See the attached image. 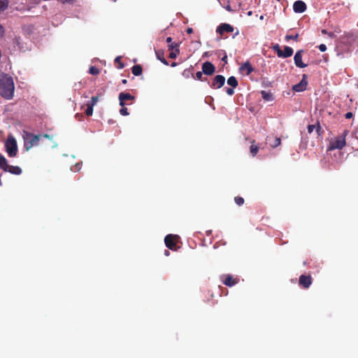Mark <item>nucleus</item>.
I'll return each instance as SVG.
<instances>
[{
	"mask_svg": "<svg viewBox=\"0 0 358 358\" xmlns=\"http://www.w3.org/2000/svg\"><path fill=\"white\" fill-rule=\"evenodd\" d=\"M15 85L11 76L0 74V94L7 99H11L14 95Z\"/></svg>",
	"mask_w": 358,
	"mask_h": 358,
	"instance_id": "obj_1",
	"label": "nucleus"
},
{
	"mask_svg": "<svg viewBox=\"0 0 358 358\" xmlns=\"http://www.w3.org/2000/svg\"><path fill=\"white\" fill-rule=\"evenodd\" d=\"M6 150L9 157H13L17 153V141L13 136L9 135L5 142Z\"/></svg>",
	"mask_w": 358,
	"mask_h": 358,
	"instance_id": "obj_2",
	"label": "nucleus"
},
{
	"mask_svg": "<svg viewBox=\"0 0 358 358\" xmlns=\"http://www.w3.org/2000/svg\"><path fill=\"white\" fill-rule=\"evenodd\" d=\"M39 135H33L32 134L24 132L23 138L24 141V148L26 150H30L33 146L37 145L41 138Z\"/></svg>",
	"mask_w": 358,
	"mask_h": 358,
	"instance_id": "obj_3",
	"label": "nucleus"
},
{
	"mask_svg": "<svg viewBox=\"0 0 358 358\" xmlns=\"http://www.w3.org/2000/svg\"><path fill=\"white\" fill-rule=\"evenodd\" d=\"M0 168L5 171H8L15 175H20L22 173L20 167L8 165L6 159L1 155H0Z\"/></svg>",
	"mask_w": 358,
	"mask_h": 358,
	"instance_id": "obj_4",
	"label": "nucleus"
},
{
	"mask_svg": "<svg viewBox=\"0 0 358 358\" xmlns=\"http://www.w3.org/2000/svg\"><path fill=\"white\" fill-rule=\"evenodd\" d=\"M348 131H345L343 136L336 138L331 143L329 150L342 149L345 145V136Z\"/></svg>",
	"mask_w": 358,
	"mask_h": 358,
	"instance_id": "obj_5",
	"label": "nucleus"
},
{
	"mask_svg": "<svg viewBox=\"0 0 358 358\" xmlns=\"http://www.w3.org/2000/svg\"><path fill=\"white\" fill-rule=\"evenodd\" d=\"M308 82L306 80V75L303 76L302 80L300 81L299 83L294 85L292 87L293 90L295 92H303L306 89Z\"/></svg>",
	"mask_w": 358,
	"mask_h": 358,
	"instance_id": "obj_6",
	"label": "nucleus"
},
{
	"mask_svg": "<svg viewBox=\"0 0 358 358\" xmlns=\"http://www.w3.org/2000/svg\"><path fill=\"white\" fill-rule=\"evenodd\" d=\"M215 68L214 65L209 62H204L202 65L203 73L206 75H212L215 72Z\"/></svg>",
	"mask_w": 358,
	"mask_h": 358,
	"instance_id": "obj_7",
	"label": "nucleus"
},
{
	"mask_svg": "<svg viewBox=\"0 0 358 358\" xmlns=\"http://www.w3.org/2000/svg\"><path fill=\"white\" fill-rule=\"evenodd\" d=\"M178 238V237L177 236H173L172 234L167 235L164 239L166 247L171 250H173L175 246V241Z\"/></svg>",
	"mask_w": 358,
	"mask_h": 358,
	"instance_id": "obj_8",
	"label": "nucleus"
},
{
	"mask_svg": "<svg viewBox=\"0 0 358 358\" xmlns=\"http://www.w3.org/2000/svg\"><path fill=\"white\" fill-rule=\"evenodd\" d=\"M293 9L295 13H301L306 10V5L302 1H296L294 3Z\"/></svg>",
	"mask_w": 358,
	"mask_h": 358,
	"instance_id": "obj_9",
	"label": "nucleus"
},
{
	"mask_svg": "<svg viewBox=\"0 0 358 358\" xmlns=\"http://www.w3.org/2000/svg\"><path fill=\"white\" fill-rule=\"evenodd\" d=\"M225 78L221 75L216 76L212 83V87L214 88H220L224 84Z\"/></svg>",
	"mask_w": 358,
	"mask_h": 358,
	"instance_id": "obj_10",
	"label": "nucleus"
},
{
	"mask_svg": "<svg viewBox=\"0 0 358 358\" xmlns=\"http://www.w3.org/2000/svg\"><path fill=\"white\" fill-rule=\"evenodd\" d=\"M302 50H299L296 52L294 59V64L296 66L299 68H304L307 66V64H304L302 62Z\"/></svg>",
	"mask_w": 358,
	"mask_h": 358,
	"instance_id": "obj_11",
	"label": "nucleus"
},
{
	"mask_svg": "<svg viewBox=\"0 0 358 358\" xmlns=\"http://www.w3.org/2000/svg\"><path fill=\"white\" fill-rule=\"evenodd\" d=\"M134 96L129 93H120L119 94L120 105L123 107L126 104V101L134 100Z\"/></svg>",
	"mask_w": 358,
	"mask_h": 358,
	"instance_id": "obj_12",
	"label": "nucleus"
},
{
	"mask_svg": "<svg viewBox=\"0 0 358 358\" xmlns=\"http://www.w3.org/2000/svg\"><path fill=\"white\" fill-rule=\"evenodd\" d=\"M233 31L234 27L226 23L220 24L217 29V31L221 35H222L224 32H232Z\"/></svg>",
	"mask_w": 358,
	"mask_h": 358,
	"instance_id": "obj_13",
	"label": "nucleus"
},
{
	"mask_svg": "<svg viewBox=\"0 0 358 358\" xmlns=\"http://www.w3.org/2000/svg\"><path fill=\"white\" fill-rule=\"evenodd\" d=\"M299 283L304 287H308L311 284V278L308 275H301L299 278Z\"/></svg>",
	"mask_w": 358,
	"mask_h": 358,
	"instance_id": "obj_14",
	"label": "nucleus"
},
{
	"mask_svg": "<svg viewBox=\"0 0 358 358\" xmlns=\"http://www.w3.org/2000/svg\"><path fill=\"white\" fill-rule=\"evenodd\" d=\"M239 69L241 73L246 75H249L253 71V68L249 62L244 63Z\"/></svg>",
	"mask_w": 358,
	"mask_h": 358,
	"instance_id": "obj_15",
	"label": "nucleus"
},
{
	"mask_svg": "<svg viewBox=\"0 0 358 358\" xmlns=\"http://www.w3.org/2000/svg\"><path fill=\"white\" fill-rule=\"evenodd\" d=\"M293 54V49L290 47H285L284 51H279V57H289L292 56Z\"/></svg>",
	"mask_w": 358,
	"mask_h": 358,
	"instance_id": "obj_16",
	"label": "nucleus"
},
{
	"mask_svg": "<svg viewBox=\"0 0 358 358\" xmlns=\"http://www.w3.org/2000/svg\"><path fill=\"white\" fill-rule=\"evenodd\" d=\"M227 83L232 87H236L238 85V81L234 76H231L227 80Z\"/></svg>",
	"mask_w": 358,
	"mask_h": 358,
	"instance_id": "obj_17",
	"label": "nucleus"
},
{
	"mask_svg": "<svg viewBox=\"0 0 358 358\" xmlns=\"http://www.w3.org/2000/svg\"><path fill=\"white\" fill-rule=\"evenodd\" d=\"M157 58L160 60L163 64L168 65L167 61L163 57V52L160 50L155 52Z\"/></svg>",
	"mask_w": 358,
	"mask_h": 358,
	"instance_id": "obj_18",
	"label": "nucleus"
},
{
	"mask_svg": "<svg viewBox=\"0 0 358 358\" xmlns=\"http://www.w3.org/2000/svg\"><path fill=\"white\" fill-rule=\"evenodd\" d=\"M132 73L135 76H140L142 73V69L141 66L136 65L132 68Z\"/></svg>",
	"mask_w": 358,
	"mask_h": 358,
	"instance_id": "obj_19",
	"label": "nucleus"
},
{
	"mask_svg": "<svg viewBox=\"0 0 358 358\" xmlns=\"http://www.w3.org/2000/svg\"><path fill=\"white\" fill-rule=\"evenodd\" d=\"M224 283L227 286H233L236 283V282L231 276H227Z\"/></svg>",
	"mask_w": 358,
	"mask_h": 358,
	"instance_id": "obj_20",
	"label": "nucleus"
},
{
	"mask_svg": "<svg viewBox=\"0 0 358 358\" xmlns=\"http://www.w3.org/2000/svg\"><path fill=\"white\" fill-rule=\"evenodd\" d=\"M8 6L7 0H0V13L4 11Z\"/></svg>",
	"mask_w": 358,
	"mask_h": 358,
	"instance_id": "obj_21",
	"label": "nucleus"
},
{
	"mask_svg": "<svg viewBox=\"0 0 358 358\" xmlns=\"http://www.w3.org/2000/svg\"><path fill=\"white\" fill-rule=\"evenodd\" d=\"M262 96L263 99L266 101L272 100V94L269 92H267L266 91H262Z\"/></svg>",
	"mask_w": 358,
	"mask_h": 358,
	"instance_id": "obj_22",
	"label": "nucleus"
},
{
	"mask_svg": "<svg viewBox=\"0 0 358 358\" xmlns=\"http://www.w3.org/2000/svg\"><path fill=\"white\" fill-rule=\"evenodd\" d=\"M258 151V147L254 144V142H252L251 146H250V152L251 154L255 156Z\"/></svg>",
	"mask_w": 358,
	"mask_h": 358,
	"instance_id": "obj_23",
	"label": "nucleus"
},
{
	"mask_svg": "<svg viewBox=\"0 0 358 358\" xmlns=\"http://www.w3.org/2000/svg\"><path fill=\"white\" fill-rule=\"evenodd\" d=\"M85 113L88 116L92 115L93 113V106H90V104H87V108L85 110Z\"/></svg>",
	"mask_w": 358,
	"mask_h": 358,
	"instance_id": "obj_24",
	"label": "nucleus"
},
{
	"mask_svg": "<svg viewBox=\"0 0 358 358\" xmlns=\"http://www.w3.org/2000/svg\"><path fill=\"white\" fill-rule=\"evenodd\" d=\"M178 54H179V50L176 49V50H175V51H173L169 54V57L171 59H175V58H176V57L178 56Z\"/></svg>",
	"mask_w": 358,
	"mask_h": 358,
	"instance_id": "obj_25",
	"label": "nucleus"
},
{
	"mask_svg": "<svg viewBox=\"0 0 358 358\" xmlns=\"http://www.w3.org/2000/svg\"><path fill=\"white\" fill-rule=\"evenodd\" d=\"M99 69L94 66H91L90 69V73H91L92 75H96L99 73Z\"/></svg>",
	"mask_w": 358,
	"mask_h": 358,
	"instance_id": "obj_26",
	"label": "nucleus"
},
{
	"mask_svg": "<svg viewBox=\"0 0 358 358\" xmlns=\"http://www.w3.org/2000/svg\"><path fill=\"white\" fill-rule=\"evenodd\" d=\"M98 101H99L98 96H93V97H92V99H91V103H89V104L92 106H94L96 104Z\"/></svg>",
	"mask_w": 358,
	"mask_h": 358,
	"instance_id": "obj_27",
	"label": "nucleus"
},
{
	"mask_svg": "<svg viewBox=\"0 0 358 358\" xmlns=\"http://www.w3.org/2000/svg\"><path fill=\"white\" fill-rule=\"evenodd\" d=\"M235 202L238 206H241L243 203L244 200H243V199L242 197L237 196V197H235Z\"/></svg>",
	"mask_w": 358,
	"mask_h": 358,
	"instance_id": "obj_28",
	"label": "nucleus"
},
{
	"mask_svg": "<svg viewBox=\"0 0 358 358\" xmlns=\"http://www.w3.org/2000/svg\"><path fill=\"white\" fill-rule=\"evenodd\" d=\"M299 37V34H296V35L294 36H292V35H287L286 37H285V39L287 41H289V40H291V39H293V40H297Z\"/></svg>",
	"mask_w": 358,
	"mask_h": 358,
	"instance_id": "obj_29",
	"label": "nucleus"
},
{
	"mask_svg": "<svg viewBox=\"0 0 358 358\" xmlns=\"http://www.w3.org/2000/svg\"><path fill=\"white\" fill-rule=\"evenodd\" d=\"M120 113L124 116L129 115V113L127 112V109L124 106L122 107V108L120 110Z\"/></svg>",
	"mask_w": 358,
	"mask_h": 358,
	"instance_id": "obj_30",
	"label": "nucleus"
},
{
	"mask_svg": "<svg viewBox=\"0 0 358 358\" xmlns=\"http://www.w3.org/2000/svg\"><path fill=\"white\" fill-rule=\"evenodd\" d=\"M169 49H171V50H176V49H178V45L177 43H171L169 45Z\"/></svg>",
	"mask_w": 358,
	"mask_h": 358,
	"instance_id": "obj_31",
	"label": "nucleus"
},
{
	"mask_svg": "<svg viewBox=\"0 0 358 358\" xmlns=\"http://www.w3.org/2000/svg\"><path fill=\"white\" fill-rule=\"evenodd\" d=\"M281 143V140L280 138H276L275 139V143L273 145H272L273 147H277L278 145H279Z\"/></svg>",
	"mask_w": 358,
	"mask_h": 358,
	"instance_id": "obj_32",
	"label": "nucleus"
},
{
	"mask_svg": "<svg viewBox=\"0 0 358 358\" xmlns=\"http://www.w3.org/2000/svg\"><path fill=\"white\" fill-rule=\"evenodd\" d=\"M319 50L321 52H324L327 50V47H326V45L324 44H321V45H319Z\"/></svg>",
	"mask_w": 358,
	"mask_h": 358,
	"instance_id": "obj_33",
	"label": "nucleus"
},
{
	"mask_svg": "<svg viewBox=\"0 0 358 358\" xmlns=\"http://www.w3.org/2000/svg\"><path fill=\"white\" fill-rule=\"evenodd\" d=\"M226 92L227 94L231 96V95L234 94V91L232 88H228V89H227Z\"/></svg>",
	"mask_w": 358,
	"mask_h": 358,
	"instance_id": "obj_34",
	"label": "nucleus"
},
{
	"mask_svg": "<svg viewBox=\"0 0 358 358\" xmlns=\"http://www.w3.org/2000/svg\"><path fill=\"white\" fill-rule=\"evenodd\" d=\"M273 50L277 52L278 56L279 57V51H282L278 45H275L273 47Z\"/></svg>",
	"mask_w": 358,
	"mask_h": 358,
	"instance_id": "obj_35",
	"label": "nucleus"
},
{
	"mask_svg": "<svg viewBox=\"0 0 358 358\" xmlns=\"http://www.w3.org/2000/svg\"><path fill=\"white\" fill-rule=\"evenodd\" d=\"M202 76H203V73H202V72H201V71H198V72H196V78L198 80H201V78H202Z\"/></svg>",
	"mask_w": 358,
	"mask_h": 358,
	"instance_id": "obj_36",
	"label": "nucleus"
},
{
	"mask_svg": "<svg viewBox=\"0 0 358 358\" xmlns=\"http://www.w3.org/2000/svg\"><path fill=\"white\" fill-rule=\"evenodd\" d=\"M314 129H315V126L314 125H309L308 127V131L309 133H312Z\"/></svg>",
	"mask_w": 358,
	"mask_h": 358,
	"instance_id": "obj_37",
	"label": "nucleus"
},
{
	"mask_svg": "<svg viewBox=\"0 0 358 358\" xmlns=\"http://www.w3.org/2000/svg\"><path fill=\"white\" fill-rule=\"evenodd\" d=\"M345 116L347 119H350L351 117H352L353 115L352 113L349 112L347 113Z\"/></svg>",
	"mask_w": 358,
	"mask_h": 358,
	"instance_id": "obj_38",
	"label": "nucleus"
},
{
	"mask_svg": "<svg viewBox=\"0 0 358 358\" xmlns=\"http://www.w3.org/2000/svg\"><path fill=\"white\" fill-rule=\"evenodd\" d=\"M63 3H73L74 0H60Z\"/></svg>",
	"mask_w": 358,
	"mask_h": 358,
	"instance_id": "obj_39",
	"label": "nucleus"
},
{
	"mask_svg": "<svg viewBox=\"0 0 358 358\" xmlns=\"http://www.w3.org/2000/svg\"><path fill=\"white\" fill-rule=\"evenodd\" d=\"M328 36H329V37H331V38H334V37H335V34H334V33H333V32H329V33H328Z\"/></svg>",
	"mask_w": 358,
	"mask_h": 358,
	"instance_id": "obj_40",
	"label": "nucleus"
},
{
	"mask_svg": "<svg viewBox=\"0 0 358 358\" xmlns=\"http://www.w3.org/2000/svg\"><path fill=\"white\" fill-rule=\"evenodd\" d=\"M3 27L0 25V37L1 36H3Z\"/></svg>",
	"mask_w": 358,
	"mask_h": 358,
	"instance_id": "obj_41",
	"label": "nucleus"
},
{
	"mask_svg": "<svg viewBox=\"0 0 358 358\" xmlns=\"http://www.w3.org/2000/svg\"><path fill=\"white\" fill-rule=\"evenodd\" d=\"M187 32L188 34H192V33L193 32V29H192V28H188V29H187Z\"/></svg>",
	"mask_w": 358,
	"mask_h": 358,
	"instance_id": "obj_42",
	"label": "nucleus"
},
{
	"mask_svg": "<svg viewBox=\"0 0 358 358\" xmlns=\"http://www.w3.org/2000/svg\"><path fill=\"white\" fill-rule=\"evenodd\" d=\"M171 41H172L171 37L166 38V42L167 43H171Z\"/></svg>",
	"mask_w": 358,
	"mask_h": 358,
	"instance_id": "obj_43",
	"label": "nucleus"
},
{
	"mask_svg": "<svg viewBox=\"0 0 358 358\" xmlns=\"http://www.w3.org/2000/svg\"><path fill=\"white\" fill-rule=\"evenodd\" d=\"M75 169L77 170V171H79L80 169V164H77L75 166Z\"/></svg>",
	"mask_w": 358,
	"mask_h": 358,
	"instance_id": "obj_44",
	"label": "nucleus"
},
{
	"mask_svg": "<svg viewBox=\"0 0 358 358\" xmlns=\"http://www.w3.org/2000/svg\"><path fill=\"white\" fill-rule=\"evenodd\" d=\"M228 11H231V6L229 5H227L225 8Z\"/></svg>",
	"mask_w": 358,
	"mask_h": 358,
	"instance_id": "obj_45",
	"label": "nucleus"
},
{
	"mask_svg": "<svg viewBox=\"0 0 358 358\" xmlns=\"http://www.w3.org/2000/svg\"><path fill=\"white\" fill-rule=\"evenodd\" d=\"M322 33L324 34H327L328 35L329 32H327V30H325V29H322Z\"/></svg>",
	"mask_w": 358,
	"mask_h": 358,
	"instance_id": "obj_46",
	"label": "nucleus"
},
{
	"mask_svg": "<svg viewBox=\"0 0 358 358\" xmlns=\"http://www.w3.org/2000/svg\"><path fill=\"white\" fill-rule=\"evenodd\" d=\"M227 56L224 55L222 59V61L227 62Z\"/></svg>",
	"mask_w": 358,
	"mask_h": 358,
	"instance_id": "obj_47",
	"label": "nucleus"
},
{
	"mask_svg": "<svg viewBox=\"0 0 358 358\" xmlns=\"http://www.w3.org/2000/svg\"><path fill=\"white\" fill-rule=\"evenodd\" d=\"M120 57H116V59H115V61L116 62H117V63H120Z\"/></svg>",
	"mask_w": 358,
	"mask_h": 358,
	"instance_id": "obj_48",
	"label": "nucleus"
},
{
	"mask_svg": "<svg viewBox=\"0 0 358 358\" xmlns=\"http://www.w3.org/2000/svg\"><path fill=\"white\" fill-rule=\"evenodd\" d=\"M123 67H124V64H122V63H120V69H122V68H123Z\"/></svg>",
	"mask_w": 358,
	"mask_h": 358,
	"instance_id": "obj_49",
	"label": "nucleus"
},
{
	"mask_svg": "<svg viewBox=\"0 0 358 358\" xmlns=\"http://www.w3.org/2000/svg\"><path fill=\"white\" fill-rule=\"evenodd\" d=\"M165 255H169V252L168 250H166V251H165Z\"/></svg>",
	"mask_w": 358,
	"mask_h": 358,
	"instance_id": "obj_50",
	"label": "nucleus"
},
{
	"mask_svg": "<svg viewBox=\"0 0 358 358\" xmlns=\"http://www.w3.org/2000/svg\"><path fill=\"white\" fill-rule=\"evenodd\" d=\"M43 137H45V138H50L49 135H48V134H45V135L43 136Z\"/></svg>",
	"mask_w": 358,
	"mask_h": 358,
	"instance_id": "obj_51",
	"label": "nucleus"
},
{
	"mask_svg": "<svg viewBox=\"0 0 358 358\" xmlns=\"http://www.w3.org/2000/svg\"><path fill=\"white\" fill-rule=\"evenodd\" d=\"M171 66H176V63H173Z\"/></svg>",
	"mask_w": 358,
	"mask_h": 358,
	"instance_id": "obj_52",
	"label": "nucleus"
},
{
	"mask_svg": "<svg viewBox=\"0 0 358 358\" xmlns=\"http://www.w3.org/2000/svg\"><path fill=\"white\" fill-rule=\"evenodd\" d=\"M263 19H264V16L263 15L260 16V20H263Z\"/></svg>",
	"mask_w": 358,
	"mask_h": 358,
	"instance_id": "obj_53",
	"label": "nucleus"
},
{
	"mask_svg": "<svg viewBox=\"0 0 358 358\" xmlns=\"http://www.w3.org/2000/svg\"><path fill=\"white\" fill-rule=\"evenodd\" d=\"M122 83H127V80H122Z\"/></svg>",
	"mask_w": 358,
	"mask_h": 358,
	"instance_id": "obj_54",
	"label": "nucleus"
},
{
	"mask_svg": "<svg viewBox=\"0 0 358 358\" xmlns=\"http://www.w3.org/2000/svg\"><path fill=\"white\" fill-rule=\"evenodd\" d=\"M251 14H252V12H251V11H250V12L248 13V15H250Z\"/></svg>",
	"mask_w": 358,
	"mask_h": 358,
	"instance_id": "obj_55",
	"label": "nucleus"
}]
</instances>
